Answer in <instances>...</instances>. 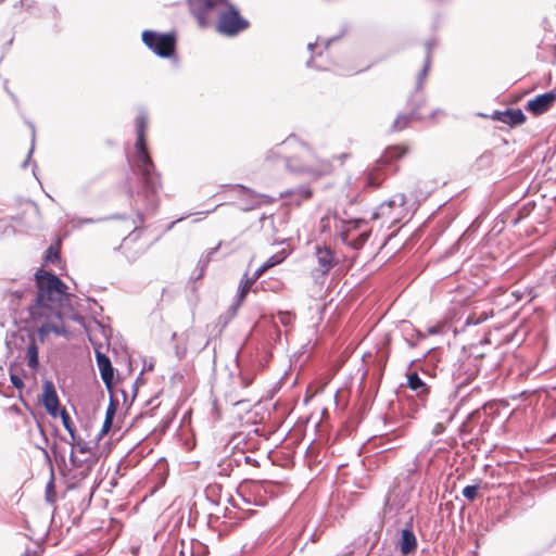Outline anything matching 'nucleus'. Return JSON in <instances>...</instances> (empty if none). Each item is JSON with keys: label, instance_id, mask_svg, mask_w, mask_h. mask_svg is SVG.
Returning a JSON list of instances; mask_svg holds the SVG:
<instances>
[{"label": "nucleus", "instance_id": "58", "mask_svg": "<svg viewBox=\"0 0 556 556\" xmlns=\"http://www.w3.org/2000/svg\"><path fill=\"white\" fill-rule=\"evenodd\" d=\"M379 371H380V375L382 374V366L380 365L379 366Z\"/></svg>", "mask_w": 556, "mask_h": 556}, {"label": "nucleus", "instance_id": "44", "mask_svg": "<svg viewBox=\"0 0 556 556\" xmlns=\"http://www.w3.org/2000/svg\"><path fill=\"white\" fill-rule=\"evenodd\" d=\"M70 460L73 464V466H76V457H75V452H74L73 448H72L71 454H70Z\"/></svg>", "mask_w": 556, "mask_h": 556}, {"label": "nucleus", "instance_id": "37", "mask_svg": "<svg viewBox=\"0 0 556 556\" xmlns=\"http://www.w3.org/2000/svg\"><path fill=\"white\" fill-rule=\"evenodd\" d=\"M10 381H11L12 386L18 390L24 387L23 379L16 374L10 375Z\"/></svg>", "mask_w": 556, "mask_h": 556}, {"label": "nucleus", "instance_id": "40", "mask_svg": "<svg viewBox=\"0 0 556 556\" xmlns=\"http://www.w3.org/2000/svg\"><path fill=\"white\" fill-rule=\"evenodd\" d=\"M105 218H98V219H93V218H79L77 220V223L79 225H85V224H94V223H98V222H101V220H104Z\"/></svg>", "mask_w": 556, "mask_h": 556}, {"label": "nucleus", "instance_id": "45", "mask_svg": "<svg viewBox=\"0 0 556 556\" xmlns=\"http://www.w3.org/2000/svg\"><path fill=\"white\" fill-rule=\"evenodd\" d=\"M185 218H186V216H181L180 218H178V219H176V220L172 222V223L168 225L167 230L172 229V228L174 227V225H175V224H177L178 222H180V220H182V219H185Z\"/></svg>", "mask_w": 556, "mask_h": 556}, {"label": "nucleus", "instance_id": "2", "mask_svg": "<svg viewBox=\"0 0 556 556\" xmlns=\"http://www.w3.org/2000/svg\"><path fill=\"white\" fill-rule=\"evenodd\" d=\"M282 159L289 172L309 179H317L328 170V164L320 161L312 149L294 135L276 144L266 153V161L275 163Z\"/></svg>", "mask_w": 556, "mask_h": 556}, {"label": "nucleus", "instance_id": "7", "mask_svg": "<svg viewBox=\"0 0 556 556\" xmlns=\"http://www.w3.org/2000/svg\"><path fill=\"white\" fill-rule=\"evenodd\" d=\"M142 42L159 58L169 59L176 49V35L174 33L160 34L146 29L141 35Z\"/></svg>", "mask_w": 556, "mask_h": 556}, {"label": "nucleus", "instance_id": "8", "mask_svg": "<svg viewBox=\"0 0 556 556\" xmlns=\"http://www.w3.org/2000/svg\"><path fill=\"white\" fill-rule=\"evenodd\" d=\"M406 152V148L400 146L387 148L383 154L377 160L376 168L368 173L367 185L371 187H379L386 177L381 170L391 165L392 162L403 157Z\"/></svg>", "mask_w": 556, "mask_h": 556}, {"label": "nucleus", "instance_id": "13", "mask_svg": "<svg viewBox=\"0 0 556 556\" xmlns=\"http://www.w3.org/2000/svg\"><path fill=\"white\" fill-rule=\"evenodd\" d=\"M407 387L415 392L425 406L431 392V386L422 380L416 371H413L407 374Z\"/></svg>", "mask_w": 556, "mask_h": 556}, {"label": "nucleus", "instance_id": "15", "mask_svg": "<svg viewBox=\"0 0 556 556\" xmlns=\"http://www.w3.org/2000/svg\"><path fill=\"white\" fill-rule=\"evenodd\" d=\"M492 117L508 126H518L526 122V115L520 109H507L505 111H495Z\"/></svg>", "mask_w": 556, "mask_h": 556}, {"label": "nucleus", "instance_id": "34", "mask_svg": "<svg viewBox=\"0 0 556 556\" xmlns=\"http://www.w3.org/2000/svg\"><path fill=\"white\" fill-rule=\"evenodd\" d=\"M283 258H285L283 256L273 255L266 262H264L262 265L265 266L266 269H269L273 266L280 264L283 261Z\"/></svg>", "mask_w": 556, "mask_h": 556}, {"label": "nucleus", "instance_id": "24", "mask_svg": "<svg viewBox=\"0 0 556 556\" xmlns=\"http://www.w3.org/2000/svg\"><path fill=\"white\" fill-rule=\"evenodd\" d=\"M430 65H431V62H429V58H425V64H424L421 71L419 72V74L417 76V80H416L415 89H417V91L422 90Z\"/></svg>", "mask_w": 556, "mask_h": 556}, {"label": "nucleus", "instance_id": "56", "mask_svg": "<svg viewBox=\"0 0 556 556\" xmlns=\"http://www.w3.org/2000/svg\"><path fill=\"white\" fill-rule=\"evenodd\" d=\"M440 372L441 374H445V369L442 367V368H439Z\"/></svg>", "mask_w": 556, "mask_h": 556}, {"label": "nucleus", "instance_id": "33", "mask_svg": "<svg viewBox=\"0 0 556 556\" xmlns=\"http://www.w3.org/2000/svg\"><path fill=\"white\" fill-rule=\"evenodd\" d=\"M58 320H52L51 321V327H50V330L55 333L56 336H64L67 333V330L66 328L62 325V324H59L56 323Z\"/></svg>", "mask_w": 556, "mask_h": 556}, {"label": "nucleus", "instance_id": "28", "mask_svg": "<svg viewBox=\"0 0 556 556\" xmlns=\"http://www.w3.org/2000/svg\"><path fill=\"white\" fill-rule=\"evenodd\" d=\"M479 486L477 484L466 485L463 489V496L468 501H473L477 497Z\"/></svg>", "mask_w": 556, "mask_h": 556}, {"label": "nucleus", "instance_id": "55", "mask_svg": "<svg viewBox=\"0 0 556 556\" xmlns=\"http://www.w3.org/2000/svg\"><path fill=\"white\" fill-rule=\"evenodd\" d=\"M453 418V413L447 414V420H451Z\"/></svg>", "mask_w": 556, "mask_h": 556}, {"label": "nucleus", "instance_id": "14", "mask_svg": "<svg viewBox=\"0 0 556 556\" xmlns=\"http://www.w3.org/2000/svg\"><path fill=\"white\" fill-rule=\"evenodd\" d=\"M96 362L102 381L104 382L105 387L110 389L114 380V368L112 366L110 357L97 350Z\"/></svg>", "mask_w": 556, "mask_h": 556}, {"label": "nucleus", "instance_id": "32", "mask_svg": "<svg viewBox=\"0 0 556 556\" xmlns=\"http://www.w3.org/2000/svg\"><path fill=\"white\" fill-rule=\"evenodd\" d=\"M439 46V40L437 38H430L425 42L426 49V58H429V62H431V54L434 48Z\"/></svg>", "mask_w": 556, "mask_h": 556}, {"label": "nucleus", "instance_id": "5", "mask_svg": "<svg viewBox=\"0 0 556 556\" xmlns=\"http://www.w3.org/2000/svg\"><path fill=\"white\" fill-rule=\"evenodd\" d=\"M407 198L404 193H397L392 199L382 202L371 214V219H380L381 226L391 227L400 223L407 213Z\"/></svg>", "mask_w": 556, "mask_h": 556}, {"label": "nucleus", "instance_id": "41", "mask_svg": "<svg viewBox=\"0 0 556 556\" xmlns=\"http://www.w3.org/2000/svg\"><path fill=\"white\" fill-rule=\"evenodd\" d=\"M298 192L301 194L302 199H308L312 195V191L308 188H300Z\"/></svg>", "mask_w": 556, "mask_h": 556}, {"label": "nucleus", "instance_id": "21", "mask_svg": "<svg viewBox=\"0 0 556 556\" xmlns=\"http://www.w3.org/2000/svg\"><path fill=\"white\" fill-rule=\"evenodd\" d=\"M45 496H46V502L50 505H53L56 502V493L54 491L53 469H51L50 479H49L48 483L46 484Z\"/></svg>", "mask_w": 556, "mask_h": 556}, {"label": "nucleus", "instance_id": "36", "mask_svg": "<svg viewBox=\"0 0 556 556\" xmlns=\"http://www.w3.org/2000/svg\"><path fill=\"white\" fill-rule=\"evenodd\" d=\"M30 128H31V147L28 151V155H27V159L23 162L22 164V167L25 168L27 165H28V162H29V159H30V155L34 151V142H35V126L33 124H30Z\"/></svg>", "mask_w": 556, "mask_h": 556}, {"label": "nucleus", "instance_id": "57", "mask_svg": "<svg viewBox=\"0 0 556 556\" xmlns=\"http://www.w3.org/2000/svg\"><path fill=\"white\" fill-rule=\"evenodd\" d=\"M418 337H419V338H425V336H424V334H421L420 332H418Z\"/></svg>", "mask_w": 556, "mask_h": 556}, {"label": "nucleus", "instance_id": "27", "mask_svg": "<svg viewBox=\"0 0 556 556\" xmlns=\"http://www.w3.org/2000/svg\"><path fill=\"white\" fill-rule=\"evenodd\" d=\"M70 444L72 445L73 450H74V447H77L80 453H89L91 451V447H90L89 443L84 441L80 438L77 439L75 437V441L72 440L70 442Z\"/></svg>", "mask_w": 556, "mask_h": 556}, {"label": "nucleus", "instance_id": "9", "mask_svg": "<svg viewBox=\"0 0 556 556\" xmlns=\"http://www.w3.org/2000/svg\"><path fill=\"white\" fill-rule=\"evenodd\" d=\"M365 224L366 223L363 219L349 222L342 236L343 241L353 249H361L366 243L370 235L368 230H363Z\"/></svg>", "mask_w": 556, "mask_h": 556}, {"label": "nucleus", "instance_id": "47", "mask_svg": "<svg viewBox=\"0 0 556 556\" xmlns=\"http://www.w3.org/2000/svg\"><path fill=\"white\" fill-rule=\"evenodd\" d=\"M22 556H36V552H33L29 548H27Z\"/></svg>", "mask_w": 556, "mask_h": 556}, {"label": "nucleus", "instance_id": "46", "mask_svg": "<svg viewBox=\"0 0 556 556\" xmlns=\"http://www.w3.org/2000/svg\"><path fill=\"white\" fill-rule=\"evenodd\" d=\"M236 187H237L238 189L243 190V191L252 192V190H251L250 188L245 187L244 185L238 184Z\"/></svg>", "mask_w": 556, "mask_h": 556}, {"label": "nucleus", "instance_id": "22", "mask_svg": "<svg viewBox=\"0 0 556 556\" xmlns=\"http://www.w3.org/2000/svg\"><path fill=\"white\" fill-rule=\"evenodd\" d=\"M62 419V425L64 429L68 432L71 435V439L75 441V427L72 422L70 414L66 412L65 408H63L61 412H59V415Z\"/></svg>", "mask_w": 556, "mask_h": 556}, {"label": "nucleus", "instance_id": "26", "mask_svg": "<svg viewBox=\"0 0 556 556\" xmlns=\"http://www.w3.org/2000/svg\"><path fill=\"white\" fill-rule=\"evenodd\" d=\"M222 244H223V241H219V242L217 243V245H216V247L211 248V249L206 252L205 256H202V257L200 258V261H199V265L201 266V270H203V269H204V267H206V266H207V264L211 262V258H212L213 254H215V253L219 250V248L222 247Z\"/></svg>", "mask_w": 556, "mask_h": 556}, {"label": "nucleus", "instance_id": "50", "mask_svg": "<svg viewBox=\"0 0 556 556\" xmlns=\"http://www.w3.org/2000/svg\"><path fill=\"white\" fill-rule=\"evenodd\" d=\"M438 113H442V111H441V110H439V109H438V110L432 111V112H431V114H430V117H431V118H433Z\"/></svg>", "mask_w": 556, "mask_h": 556}, {"label": "nucleus", "instance_id": "31", "mask_svg": "<svg viewBox=\"0 0 556 556\" xmlns=\"http://www.w3.org/2000/svg\"><path fill=\"white\" fill-rule=\"evenodd\" d=\"M488 319V314L485 312L481 313L479 317H476L475 314L472 315H469L467 318H466V321H465V325L466 326H469V325H479L480 323Z\"/></svg>", "mask_w": 556, "mask_h": 556}, {"label": "nucleus", "instance_id": "17", "mask_svg": "<svg viewBox=\"0 0 556 556\" xmlns=\"http://www.w3.org/2000/svg\"><path fill=\"white\" fill-rule=\"evenodd\" d=\"M425 103L426 96L422 90L417 91V89H415L407 101V106L409 108V113L413 118L418 121L424 119V116L419 114V110L425 105Z\"/></svg>", "mask_w": 556, "mask_h": 556}, {"label": "nucleus", "instance_id": "4", "mask_svg": "<svg viewBox=\"0 0 556 556\" xmlns=\"http://www.w3.org/2000/svg\"><path fill=\"white\" fill-rule=\"evenodd\" d=\"M37 296L28 306L33 320L41 318H62L61 308L70 304L71 294L67 286L54 274L38 269L35 274Z\"/></svg>", "mask_w": 556, "mask_h": 556}, {"label": "nucleus", "instance_id": "43", "mask_svg": "<svg viewBox=\"0 0 556 556\" xmlns=\"http://www.w3.org/2000/svg\"><path fill=\"white\" fill-rule=\"evenodd\" d=\"M344 31H345V30H343V31L340 34V37L344 34ZM338 38H339V36H338ZM336 39H337V37H332V38L327 39V40L325 41V47H326V49H327V48L329 47V45H330L332 41H334Z\"/></svg>", "mask_w": 556, "mask_h": 556}, {"label": "nucleus", "instance_id": "11", "mask_svg": "<svg viewBox=\"0 0 556 556\" xmlns=\"http://www.w3.org/2000/svg\"><path fill=\"white\" fill-rule=\"evenodd\" d=\"M556 101V86L548 92L538 94L529 100L526 104V110L534 115L545 113Z\"/></svg>", "mask_w": 556, "mask_h": 556}, {"label": "nucleus", "instance_id": "48", "mask_svg": "<svg viewBox=\"0 0 556 556\" xmlns=\"http://www.w3.org/2000/svg\"><path fill=\"white\" fill-rule=\"evenodd\" d=\"M428 364H429V361H426V363H425V368H422V372H424V374H427V375H431V374H430V371H429V369L427 368Z\"/></svg>", "mask_w": 556, "mask_h": 556}, {"label": "nucleus", "instance_id": "53", "mask_svg": "<svg viewBox=\"0 0 556 556\" xmlns=\"http://www.w3.org/2000/svg\"><path fill=\"white\" fill-rule=\"evenodd\" d=\"M307 66H308V67L313 66V59H311V60H308V61H307Z\"/></svg>", "mask_w": 556, "mask_h": 556}, {"label": "nucleus", "instance_id": "35", "mask_svg": "<svg viewBox=\"0 0 556 556\" xmlns=\"http://www.w3.org/2000/svg\"><path fill=\"white\" fill-rule=\"evenodd\" d=\"M253 375H245L243 371H240V382L243 388H248L253 382Z\"/></svg>", "mask_w": 556, "mask_h": 556}, {"label": "nucleus", "instance_id": "49", "mask_svg": "<svg viewBox=\"0 0 556 556\" xmlns=\"http://www.w3.org/2000/svg\"><path fill=\"white\" fill-rule=\"evenodd\" d=\"M316 45H317L316 42H309V43L307 45V49H308L311 52H313V51H314V48H315V46H316Z\"/></svg>", "mask_w": 556, "mask_h": 556}, {"label": "nucleus", "instance_id": "29", "mask_svg": "<svg viewBox=\"0 0 556 556\" xmlns=\"http://www.w3.org/2000/svg\"><path fill=\"white\" fill-rule=\"evenodd\" d=\"M14 232V227L7 219H0V237L11 236Z\"/></svg>", "mask_w": 556, "mask_h": 556}, {"label": "nucleus", "instance_id": "42", "mask_svg": "<svg viewBox=\"0 0 556 556\" xmlns=\"http://www.w3.org/2000/svg\"><path fill=\"white\" fill-rule=\"evenodd\" d=\"M442 331H443V326L428 328V333H430V334L441 333Z\"/></svg>", "mask_w": 556, "mask_h": 556}, {"label": "nucleus", "instance_id": "19", "mask_svg": "<svg viewBox=\"0 0 556 556\" xmlns=\"http://www.w3.org/2000/svg\"><path fill=\"white\" fill-rule=\"evenodd\" d=\"M39 350L36 340L33 336L29 338V342L26 350L27 366L31 371H37L39 368Z\"/></svg>", "mask_w": 556, "mask_h": 556}, {"label": "nucleus", "instance_id": "10", "mask_svg": "<svg viewBox=\"0 0 556 556\" xmlns=\"http://www.w3.org/2000/svg\"><path fill=\"white\" fill-rule=\"evenodd\" d=\"M315 257L318 264V267L313 270L314 278H318L319 276L327 275L333 266L337 264V260L332 253V251L327 247L316 245L315 248Z\"/></svg>", "mask_w": 556, "mask_h": 556}, {"label": "nucleus", "instance_id": "52", "mask_svg": "<svg viewBox=\"0 0 556 556\" xmlns=\"http://www.w3.org/2000/svg\"><path fill=\"white\" fill-rule=\"evenodd\" d=\"M260 197H261V198H263V199H265V200H266V202H268V201H269V197H268V195H266V194H261Z\"/></svg>", "mask_w": 556, "mask_h": 556}, {"label": "nucleus", "instance_id": "6", "mask_svg": "<svg viewBox=\"0 0 556 556\" xmlns=\"http://www.w3.org/2000/svg\"><path fill=\"white\" fill-rule=\"evenodd\" d=\"M479 370V356L467 355L454 362L451 368L446 371V376H451L454 388L456 392L459 393L465 386L470 383L477 377Z\"/></svg>", "mask_w": 556, "mask_h": 556}, {"label": "nucleus", "instance_id": "12", "mask_svg": "<svg viewBox=\"0 0 556 556\" xmlns=\"http://www.w3.org/2000/svg\"><path fill=\"white\" fill-rule=\"evenodd\" d=\"M42 405L50 416L56 417L59 415V396L55 387L51 380H45L42 384Z\"/></svg>", "mask_w": 556, "mask_h": 556}, {"label": "nucleus", "instance_id": "1", "mask_svg": "<svg viewBox=\"0 0 556 556\" xmlns=\"http://www.w3.org/2000/svg\"><path fill=\"white\" fill-rule=\"evenodd\" d=\"M136 156L132 165V173L136 180H129L127 193L131 206L140 225L144 223V213H154L159 206V192L162 188L161 174L149 154L146 142V130L148 116L141 111L136 119Z\"/></svg>", "mask_w": 556, "mask_h": 556}, {"label": "nucleus", "instance_id": "3", "mask_svg": "<svg viewBox=\"0 0 556 556\" xmlns=\"http://www.w3.org/2000/svg\"><path fill=\"white\" fill-rule=\"evenodd\" d=\"M188 4L201 27L215 24V29L222 35L236 36L250 25L229 0H188Z\"/></svg>", "mask_w": 556, "mask_h": 556}, {"label": "nucleus", "instance_id": "23", "mask_svg": "<svg viewBox=\"0 0 556 556\" xmlns=\"http://www.w3.org/2000/svg\"><path fill=\"white\" fill-rule=\"evenodd\" d=\"M410 119H414L410 116V113H408V114H403V113L399 114L396 116V118L394 119L393 124H392V130H394V131L403 130L404 128H406V126L408 125Z\"/></svg>", "mask_w": 556, "mask_h": 556}, {"label": "nucleus", "instance_id": "39", "mask_svg": "<svg viewBox=\"0 0 556 556\" xmlns=\"http://www.w3.org/2000/svg\"><path fill=\"white\" fill-rule=\"evenodd\" d=\"M386 504H387V506H389V507H390V509H392L393 507H395V509H396V510H399L400 508H402V507L404 506V504H403L402 502H399L397 504H395V503L393 502V498H392V496H391V495H390V496H388V498H387V503H386Z\"/></svg>", "mask_w": 556, "mask_h": 556}, {"label": "nucleus", "instance_id": "20", "mask_svg": "<svg viewBox=\"0 0 556 556\" xmlns=\"http://www.w3.org/2000/svg\"><path fill=\"white\" fill-rule=\"evenodd\" d=\"M116 408H117V402L114 401L113 399H111L110 403L106 407L105 418H104L102 428L99 432V439H101L104 434H106L109 432V430L111 429L112 424H113V418L116 413Z\"/></svg>", "mask_w": 556, "mask_h": 556}, {"label": "nucleus", "instance_id": "38", "mask_svg": "<svg viewBox=\"0 0 556 556\" xmlns=\"http://www.w3.org/2000/svg\"><path fill=\"white\" fill-rule=\"evenodd\" d=\"M266 270V267L261 265L249 278L251 279V281L255 282Z\"/></svg>", "mask_w": 556, "mask_h": 556}, {"label": "nucleus", "instance_id": "18", "mask_svg": "<svg viewBox=\"0 0 556 556\" xmlns=\"http://www.w3.org/2000/svg\"><path fill=\"white\" fill-rule=\"evenodd\" d=\"M254 281H251V279L248 276V273H245L238 286V293L236 295L233 304L230 306L231 314L236 315L238 307L241 305L243 300L245 299L248 292L250 291L252 285Z\"/></svg>", "mask_w": 556, "mask_h": 556}, {"label": "nucleus", "instance_id": "25", "mask_svg": "<svg viewBox=\"0 0 556 556\" xmlns=\"http://www.w3.org/2000/svg\"><path fill=\"white\" fill-rule=\"evenodd\" d=\"M52 320H61V318H41V320H38L39 323H42L41 326L38 328L37 332L41 341L45 340L47 334L49 332H52L50 330L51 321Z\"/></svg>", "mask_w": 556, "mask_h": 556}, {"label": "nucleus", "instance_id": "30", "mask_svg": "<svg viewBox=\"0 0 556 556\" xmlns=\"http://www.w3.org/2000/svg\"><path fill=\"white\" fill-rule=\"evenodd\" d=\"M60 260V251L59 249L54 248L53 245H50L47 250V254L45 257L46 263H53L54 261Z\"/></svg>", "mask_w": 556, "mask_h": 556}, {"label": "nucleus", "instance_id": "51", "mask_svg": "<svg viewBox=\"0 0 556 556\" xmlns=\"http://www.w3.org/2000/svg\"><path fill=\"white\" fill-rule=\"evenodd\" d=\"M466 427L467 425L464 422L460 428V433L464 435L466 433Z\"/></svg>", "mask_w": 556, "mask_h": 556}, {"label": "nucleus", "instance_id": "16", "mask_svg": "<svg viewBox=\"0 0 556 556\" xmlns=\"http://www.w3.org/2000/svg\"><path fill=\"white\" fill-rule=\"evenodd\" d=\"M417 547V539L412 530V525L403 529L399 539V548L403 555L414 552Z\"/></svg>", "mask_w": 556, "mask_h": 556}, {"label": "nucleus", "instance_id": "54", "mask_svg": "<svg viewBox=\"0 0 556 556\" xmlns=\"http://www.w3.org/2000/svg\"><path fill=\"white\" fill-rule=\"evenodd\" d=\"M242 402H243V400H237V401H235V402H233V404H235V405H238V404H240V403H242Z\"/></svg>", "mask_w": 556, "mask_h": 556}]
</instances>
